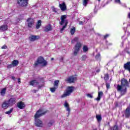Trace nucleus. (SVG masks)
<instances>
[{
  "mask_svg": "<svg viewBox=\"0 0 130 130\" xmlns=\"http://www.w3.org/2000/svg\"><path fill=\"white\" fill-rule=\"evenodd\" d=\"M88 1L89 0H83V5L84 6V7H87Z\"/></svg>",
  "mask_w": 130,
  "mask_h": 130,
  "instance_id": "37",
  "label": "nucleus"
},
{
  "mask_svg": "<svg viewBox=\"0 0 130 130\" xmlns=\"http://www.w3.org/2000/svg\"><path fill=\"white\" fill-rule=\"evenodd\" d=\"M9 106H10L8 101H5L2 104V108H3V109H7Z\"/></svg>",
  "mask_w": 130,
  "mask_h": 130,
  "instance_id": "16",
  "label": "nucleus"
},
{
  "mask_svg": "<svg viewBox=\"0 0 130 130\" xmlns=\"http://www.w3.org/2000/svg\"><path fill=\"white\" fill-rule=\"evenodd\" d=\"M30 86H33V87H39L40 88L41 86L39 85V82L36 80H32L29 82Z\"/></svg>",
  "mask_w": 130,
  "mask_h": 130,
  "instance_id": "10",
  "label": "nucleus"
},
{
  "mask_svg": "<svg viewBox=\"0 0 130 130\" xmlns=\"http://www.w3.org/2000/svg\"><path fill=\"white\" fill-rule=\"evenodd\" d=\"M83 52H87L89 50V48L86 45H84L83 47Z\"/></svg>",
  "mask_w": 130,
  "mask_h": 130,
  "instance_id": "26",
  "label": "nucleus"
},
{
  "mask_svg": "<svg viewBox=\"0 0 130 130\" xmlns=\"http://www.w3.org/2000/svg\"><path fill=\"white\" fill-rule=\"evenodd\" d=\"M37 91H38V90H35V89L32 90V92H33L34 93H36V92H37Z\"/></svg>",
  "mask_w": 130,
  "mask_h": 130,
  "instance_id": "49",
  "label": "nucleus"
},
{
  "mask_svg": "<svg viewBox=\"0 0 130 130\" xmlns=\"http://www.w3.org/2000/svg\"><path fill=\"white\" fill-rule=\"evenodd\" d=\"M13 110H14V109L12 108L9 111L6 112V114H11L13 112Z\"/></svg>",
  "mask_w": 130,
  "mask_h": 130,
  "instance_id": "39",
  "label": "nucleus"
},
{
  "mask_svg": "<svg viewBox=\"0 0 130 130\" xmlns=\"http://www.w3.org/2000/svg\"><path fill=\"white\" fill-rule=\"evenodd\" d=\"M1 120H2V118L0 117V121H1Z\"/></svg>",
  "mask_w": 130,
  "mask_h": 130,
  "instance_id": "55",
  "label": "nucleus"
},
{
  "mask_svg": "<svg viewBox=\"0 0 130 130\" xmlns=\"http://www.w3.org/2000/svg\"><path fill=\"white\" fill-rule=\"evenodd\" d=\"M38 64H42V67H46L47 66V61L45 60L43 57H39L37 61L35 62L34 66L37 67Z\"/></svg>",
  "mask_w": 130,
  "mask_h": 130,
  "instance_id": "4",
  "label": "nucleus"
},
{
  "mask_svg": "<svg viewBox=\"0 0 130 130\" xmlns=\"http://www.w3.org/2000/svg\"><path fill=\"white\" fill-rule=\"evenodd\" d=\"M6 91H7V88H4L3 89H2L1 91V96H5Z\"/></svg>",
  "mask_w": 130,
  "mask_h": 130,
  "instance_id": "24",
  "label": "nucleus"
},
{
  "mask_svg": "<svg viewBox=\"0 0 130 130\" xmlns=\"http://www.w3.org/2000/svg\"><path fill=\"white\" fill-rule=\"evenodd\" d=\"M71 35H74L75 34V32H76V28L75 27H72L71 29Z\"/></svg>",
  "mask_w": 130,
  "mask_h": 130,
  "instance_id": "30",
  "label": "nucleus"
},
{
  "mask_svg": "<svg viewBox=\"0 0 130 130\" xmlns=\"http://www.w3.org/2000/svg\"><path fill=\"white\" fill-rule=\"evenodd\" d=\"M53 123H54V120L50 121L48 123V126H51V125H52V124H53Z\"/></svg>",
  "mask_w": 130,
  "mask_h": 130,
  "instance_id": "38",
  "label": "nucleus"
},
{
  "mask_svg": "<svg viewBox=\"0 0 130 130\" xmlns=\"http://www.w3.org/2000/svg\"><path fill=\"white\" fill-rule=\"evenodd\" d=\"M95 59H96V60H101V56L100 55V53H98V54H96V55L95 56Z\"/></svg>",
  "mask_w": 130,
  "mask_h": 130,
  "instance_id": "31",
  "label": "nucleus"
},
{
  "mask_svg": "<svg viewBox=\"0 0 130 130\" xmlns=\"http://www.w3.org/2000/svg\"><path fill=\"white\" fill-rule=\"evenodd\" d=\"M83 19L84 21L83 20V21H79V25H84V23H87V22L88 21V19L87 18H84Z\"/></svg>",
  "mask_w": 130,
  "mask_h": 130,
  "instance_id": "25",
  "label": "nucleus"
},
{
  "mask_svg": "<svg viewBox=\"0 0 130 130\" xmlns=\"http://www.w3.org/2000/svg\"><path fill=\"white\" fill-rule=\"evenodd\" d=\"M87 58H88V57L86 56V55H83L80 59L82 61H85L87 59Z\"/></svg>",
  "mask_w": 130,
  "mask_h": 130,
  "instance_id": "28",
  "label": "nucleus"
},
{
  "mask_svg": "<svg viewBox=\"0 0 130 130\" xmlns=\"http://www.w3.org/2000/svg\"><path fill=\"white\" fill-rule=\"evenodd\" d=\"M57 88V87H55V86H54V87L51 88L50 90L52 93H54L55 92V90H56Z\"/></svg>",
  "mask_w": 130,
  "mask_h": 130,
  "instance_id": "34",
  "label": "nucleus"
},
{
  "mask_svg": "<svg viewBox=\"0 0 130 130\" xmlns=\"http://www.w3.org/2000/svg\"><path fill=\"white\" fill-rule=\"evenodd\" d=\"M98 2H101V0H98Z\"/></svg>",
  "mask_w": 130,
  "mask_h": 130,
  "instance_id": "54",
  "label": "nucleus"
},
{
  "mask_svg": "<svg viewBox=\"0 0 130 130\" xmlns=\"http://www.w3.org/2000/svg\"><path fill=\"white\" fill-rule=\"evenodd\" d=\"M26 22L28 28H32V27H33V25H34V19L31 18H28L26 20Z\"/></svg>",
  "mask_w": 130,
  "mask_h": 130,
  "instance_id": "9",
  "label": "nucleus"
},
{
  "mask_svg": "<svg viewBox=\"0 0 130 130\" xmlns=\"http://www.w3.org/2000/svg\"><path fill=\"white\" fill-rule=\"evenodd\" d=\"M41 20H39L36 25V29H39L41 27Z\"/></svg>",
  "mask_w": 130,
  "mask_h": 130,
  "instance_id": "22",
  "label": "nucleus"
},
{
  "mask_svg": "<svg viewBox=\"0 0 130 130\" xmlns=\"http://www.w3.org/2000/svg\"><path fill=\"white\" fill-rule=\"evenodd\" d=\"M96 118L98 121H101V120H102V118L101 117V115H96Z\"/></svg>",
  "mask_w": 130,
  "mask_h": 130,
  "instance_id": "32",
  "label": "nucleus"
},
{
  "mask_svg": "<svg viewBox=\"0 0 130 130\" xmlns=\"http://www.w3.org/2000/svg\"><path fill=\"white\" fill-rule=\"evenodd\" d=\"M18 83H19L20 84V83H21V79L19 78L18 79Z\"/></svg>",
  "mask_w": 130,
  "mask_h": 130,
  "instance_id": "48",
  "label": "nucleus"
},
{
  "mask_svg": "<svg viewBox=\"0 0 130 130\" xmlns=\"http://www.w3.org/2000/svg\"><path fill=\"white\" fill-rule=\"evenodd\" d=\"M12 23V21H11V20L8 19L7 21H6V24H9V23Z\"/></svg>",
  "mask_w": 130,
  "mask_h": 130,
  "instance_id": "43",
  "label": "nucleus"
},
{
  "mask_svg": "<svg viewBox=\"0 0 130 130\" xmlns=\"http://www.w3.org/2000/svg\"><path fill=\"white\" fill-rule=\"evenodd\" d=\"M109 79V75H108V74H105L104 76V80H105V82H108Z\"/></svg>",
  "mask_w": 130,
  "mask_h": 130,
  "instance_id": "29",
  "label": "nucleus"
},
{
  "mask_svg": "<svg viewBox=\"0 0 130 130\" xmlns=\"http://www.w3.org/2000/svg\"><path fill=\"white\" fill-rule=\"evenodd\" d=\"M124 68L125 70H127V71H128L129 73H130V61L124 64Z\"/></svg>",
  "mask_w": 130,
  "mask_h": 130,
  "instance_id": "20",
  "label": "nucleus"
},
{
  "mask_svg": "<svg viewBox=\"0 0 130 130\" xmlns=\"http://www.w3.org/2000/svg\"><path fill=\"white\" fill-rule=\"evenodd\" d=\"M78 40H79V38H75L73 40H72L71 43L73 44L76 43V42H78Z\"/></svg>",
  "mask_w": 130,
  "mask_h": 130,
  "instance_id": "33",
  "label": "nucleus"
},
{
  "mask_svg": "<svg viewBox=\"0 0 130 130\" xmlns=\"http://www.w3.org/2000/svg\"><path fill=\"white\" fill-rule=\"evenodd\" d=\"M59 7L61 10L63 12H64V11L67 10V6H66V4L64 2L62 4H59Z\"/></svg>",
  "mask_w": 130,
  "mask_h": 130,
  "instance_id": "14",
  "label": "nucleus"
},
{
  "mask_svg": "<svg viewBox=\"0 0 130 130\" xmlns=\"http://www.w3.org/2000/svg\"><path fill=\"white\" fill-rule=\"evenodd\" d=\"M67 19V15H62L61 16L60 18V20L61 21L59 22L60 25H61V26H63V27L60 29V31L61 33H62V31H63V30H64V29H66V28L67 27V26H68V23H69V22H68V20H66Z\"/></svg>",
  "mask_w": 130,
  "mask_h": 130,
  "instance_id": "3",
  "label": "nucleus"
},
{
  "mask_svg": "<svg viewBox=\"0 0 130 130\" xmlns=\"http://www.w3.org/2000/svg\"><path fill=\"white\" fill-rule=\"evenodd\" d=\"M66 81L70 84H73V83H75L77 81V77L75 75H72L68 77Z\"/></svg>",
  "mask_w": 130,
  "mask_h": 130,
  "instance_id": "7",
  "label": "nucleus"
},
{
  "mask_svg": "<svg viewBox=\"0 0 130 130\" xmlns=\"http://www.w3.org/2000/svg\"><path fill=\"white\" fill-rule=\"evenodd\" d=\"M63 61V57H61L60 59V61L62 62Z\"/></svg>",
  "mask_w": 130,
  "mask_h": 130,
  "instance_id": "46",
  "label": "nucleus"
},
{
  "mask_svg": "<svg viewBox=\"0 0 130 130\" xmlns=\"http://www.w3.org/2000/svg\"><path fill=\"white\" fill-rule=\"evenodd\" d=\"M106 42H107V41H106Z\"/></svg>",
  "mask_w": 130,
  "mask_h": 130,
  "instance_id": "56",
  "label": "nucleus"
},
{
  "mask_svg": "<svg viewBox=\"0 0 130 130\" xmlns=\"http://www.w3.org/2000/svg\"><path fill=\"white\" fill-rule=\"evenodd\" d=\"M115 3L117 4H120V0H115Z\"/></svg>",
  "mask_w": 130,
  "mask_h": 130,
  "instance_id": "45",
  "label": "nucleus"
},
{
  "mask_svg": "<svg viewBox=\"0 0 130 130\" xmlns=\"http://www.w3.org/2000/svg\"><path fill=\"white\" fill-rule=\"evenodd\" d=\"M115 106L116 107H117V103H116V104H115Z\"/></svg>",
  "mask_w": 130,
  "mask_h": 130,
  "instance_id": "51",
  "label": "nucleus"
},
{
  "mask_svg": "<svg viewBox=\"0 0 130 130\" xmlns=\"http://www.w3.org/2000/svg\"><path fill=\"white\" fill-rule=\"evenodd\" d=\"M81 47H82V44L80 42L77 43L75 46L74 51H73L74 55H77L78 53H79V51H80V49H81Z\"/></svg>",
  "mask_w": 130,
  "mask_h": 130,
  "instance_id": "6",
  "label": "nucleus"
},
{
  "mask_svg": "<svg viewBox=\"0 0 130 130\" xmlns=\"http://www.w3.org/2000/svg\"><path fill=\"white\" fill-rule=\"evenodd\" d=\"M12 68H14V66L12 63L8 64L7 66V69H12Z\"/></svg>",
  "mask_w": 130,
  "mask_h": 130,
  "instance_id": "40",
  "label": "nucleus"
},
{
  "mask_svg": "<svg viewBox=\"0 0 130 130\" xmlns=\"http://www.w3.org/2000/svg\"><path fill=\"white\" fill-rule=\"evenodd\" d=\"M59 83V80H55L54 82V87L57 88L58 87V83Z\"/></svg>",
  "mask_w": 130,
  "mask_h": 130,
  "instance_id": "27",
  "label": "nucleus"
},
{
  "mask_svg": "<svg viewBox=\"0 0 130 130\" xmlns=\"http://www.w3.org/2000/svg\"><path fill=\"white\" fill-rule=\"evenodd\" d=\"M99 72H100V70L98 69V70L96 71V73H99Z\"/></svg>",
  "mask_w": 130,
  "mask_h": 130,
  "instance_id": "50",
  "label": "nucleus"
},
{
  "mask_svg": "<svg viewBox=\"0 0 130 130\" xmlns=\"http://www.w3.org/2000/svg\"><path fill=\"white\" fill-rule=\"evenodd\" d=\"M87 96L88 97V98H93V95L91 93L87 94Z\"/></svg>",
  "mask_w": 130,
  "mask_h": 130,
  "instance_id": "41",
  "label": "nucleus"
},
{
  "mask_svg": "<svg viewBox=\"0 0 130 130\" xmlns=\"http://www.w3.org/2000/svg\"><path fill=\"white\" fill-rule=\"evenodd\" d=\"M54 59V58H51V60H53Z\"/></svg>",
  "mask_w": 130,
  "mask_h": 130,
  "instance_id": "52",
  "label": "nucleus"
},
{
  "mask_svg": "<svg viewBox=\"0 0 130 130\" xmlns=\"http://www.w3.org/2000/svg\"><path fill=\"white\" fill-rule=\"evenodd\" d=\"M109 37V35H106L104 36V39H106V38H107V37Z\"/></svg>",
  "mask_w": 130,
  "mask_h": 130,
  "instance_id": "44",
  "label": "nucleus"
},
{
  "mask_svg": "<svg viewBox=\"0 0 130 130\" xmlns=\"http://www.w3.org/2000/svg\"><path fill=\"white\" fill-rule=\"evenodd\" d=\"M37 39H39V36H30L29 37V40L30 41H35V40H37Z\"/></svg>",
  "mask_w": 130,
  "mask_h": 130,
  "instance_id": "19",
  "label": "nucleus"
},
{
  "mask_svg": "<svg viewBox=\"0 0 130 130\" xmlns=\"http://www.w3.org/2000/svg\"><path fill=\"white\" fill-rule=\"evenodd\" d=\"M12 80H13L14 81H15V80H16V78L15 77V76H12Z\"/></svg>",
  "mask_w": 130,
  "mask_h": 130,
  "instance_id": "47",
  "label": "nucleus"
},
{
  "mask_svg": "<svg viewBox=\"0 0 130 130\" xmlns=\"http://www.w3.org/2000/svg\"><path fill=\"white\" fill-rule=\"evenodd\" d=\"M106 86L107 90L110 88V84H109V81L106 82Z\"/></svg>",
  "mask_w": 130,
  "mask_h": 130,
  "instance_id": "36",
  "label": "nucleus"
},
{
  "mask_svg": "<svg viewBox=\"0 0 130 130\" xmlns=\"http://www.w3.org/2000/svg\"><path fill=\"white\" fill-rule=\"evenodd\" d=\"M45 113L43 112L42 109H40L35 114L34 116L35 124L36 126L39 127H42L43 124H42V121L39 119V117H41L42 115H44Z\"/></svg>",
  "mask_w": 130,
  "mask_h": 130,
  "instance_id": "2",
  "label": "nucleus"
},
{
  "mask_svg": "<svg viewBox=\"0 0 130 130\" xmlns=\"http://www.w3.org/2000/svg\"><path fill=\"white\" fill-rule=\"evenodd\" d=\"M124 114L126 118H128L130 117V108H126V109L123 111Z\"/></svg>",
  "mask_w": 130,
  "mask_h": 130,
  "instance_id": "11",
  "label": "nucleus"
},
{
  "mask_svg": "<svg viewBox=\"0 0 130 130\" xmlns=\"http://www.w3.org/2000/svg\"><path fill=\"white\" fill-rule=\"evenodd\" d=\"M8 102L10 106H12V105H14L16 103V99L14 98L10 99L9 101H8Z\"/></svg>",
  "mask_w": 130,
  "mask_h": 130,
  "instance_id": "17",
  "label": "nucleus"
},
{
  "mask_svg": "<svg viewBox=\"0 0 130 130\" xmlns=\"http://www.w3.org/2000/svg\"><path fill=\"white\" fill-rule=\"evenodd\" d=\"M17 4L20 7H27L28 6V0H18Z\"/></svg>",
  "mask_w": 130,
  "mask_h": 130,
  "instance_id": "8",
  "label": "nucleus"
},
{
  "mask_svg": "<svg viewBox=\"0 0 130 130\" xmlns=\"http://www.w3.org/2000/svg\"><path fill=\"white\" fill-rule=\"evenodd\" d=\"M129 87L128 81L125 79H122L121 80V84L117 86V91L120 92V94H126L127 88Z\"/></svg>",
  "mask_w": 130,
  "mask_h": 130,
  "instance_id": "1",
  "label": "nucleus"
},
{
  "mask_svg": "<svg viewBox=\"0 0 130 130\" xmlns=\"http://www.w3.org/2000/svg\"><path fill=\"white\" fill-rule=\"evenodd\" d=\"M7 48H8V47L6 45H4L2 47V49H7Z\"/></svg>",
  "mask_w": 130,
  "mask_h": 130,
  "instance_id": "42",
  "label": "nucleus"
},
{
  "mask_svg": "<svg viewBox=\"0 0 130 130\" xmlns=\"http://www.w3.org/2000/svg\"><path fill=\"white\" fill-rule=\"evenodd\" d=\"M44 30L45 32H49V31H51V30H52V27H51V25L50 24H48L44 27Z\"/></svg>",
  "mask_w": 130,
  "mask_h": 130,
  "instance_id": "15",
  "label": "nucleus"
},
{
  "mask_svg": "<svg viewBox=\"0 0 130 130\" xmlns=\"http://www.w3.org/2000/svg\"><path fill=\"white\" fill-rule=\"evenodd\" d=\"M2 64V60H0V64Z\"/></svg>",
  "mask_w": 130,
  "mask_h": 130,
  "instance_id": "53",
  "label": "nucleus"
},
{
  "mask_svg": "<svg viewBox=\"0 0 130 130\" xmlns=\"http://www.w3.org/2000/svg\"><path fill=\"white\" fill-rule=\"evenodd\" d=\"M74 91V87L73 86H69L67 88V90L64 92L61 96V98H65V97H68L70 96L72 93Z\"/></svg>",
  "mask_w": 130,
  "mask_h": 130,
  "instance_id": "5",
  "label": "nucleus"
},
{
  "mask_svg": "<svg viewBox=\"0 0 130 130\" xmlns=\"http://www.w3.org/2000/svg\"><path fill=\"white\" fill-rule=\"evenodd\" d=\"M111 130H118V126L115 125L114 126L111 127Z\"/></svg>",
  "mask_w": 130,
  "mask_h": 130,
  "instance_id": "35",
  "label": "nucleus"
},
{
  "mask_svg": "<svg viewBox=\"0 0 130 130\" xmlns=\"http://www.w3.org/2000/svg\"><path fill=\"white\" fill-rule=\"evenodd\" d=\"M12 65L14 67H17L18 64H19V60H14L12 62Z\"/></svg>",
  "mask_w": 130,
  "mask_h": 130,
  "instance_id": "23",
  "label": "nucleus"
},
{
  "mask_svg": "<svg viewBox=\"0 0 130 130\" xmlns=\"http://www.w3.org/2000/svg\"><path fill=\"white\" fill-rule=\"evenodd\" d=\"M64 107H66L67 111H68V116H69L71 112V109H70V105H69V103H68L67 101H66L64 103Z\"/></svg>",
  "mask_w": 130,
  "mask_h": 130,
  "instance_id": "12",
  "label": "nucleus"
},
{
  "mask_svg": "<svg viewBox=\"0 0 130 130\" xmlns=\"http://www.w3.org/2000/svg\"><path fill=\"white\" fill-rule=\"evenodd\" d=\"M8 30V25L7 24H4L0 26V31L1 32H5Z\"/></svg>",
  "mask_w": 130,
  "mask_h": 130,
  "instance_id": "13",
  "label": "nucleus"
},
{
  "mask_svg": "<svg viewBox=\"0 0 130 130\" xmlns=\"http://www.w3.org/2000/svg\"><path fill=\"white\" fill-rule=\"evenodd\" d=\"M102 96H103V92L102 91L99 92L98 98L95 99V100H96V101H100Z\"/></svg>",
  "mask_w": 130,
  "mask_h": 130,
  "instance_id": "21",
  "label": "nucleus"
},
{
  "mask_svg": "<svg viewBox=\"0 0 130 130\" xmlns=\"http://www.w3.org/2000/svg\"><path fill=\"white\" fill-rule=\"evenodd\" d=\"M17 107L19 109H24L25 108V104L23 102H19L17 104Z\"/></svg>",
  "mask_w": 130,
  "mask_h": 130,
  "instance_id": "18",
  "label": "nucleus"
}]
</instances>
